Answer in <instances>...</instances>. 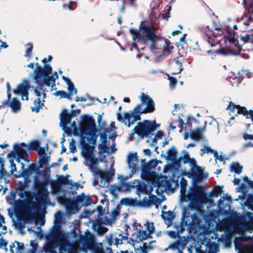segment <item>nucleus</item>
<instances>
[{
  "instance_id": "20e7f679",
  "label": "nucleus",
  "mask_w": 253,
  "mask_h": 253,
  "mask_svg": "<svg viewBox=\"0 0 253 253\" xmlns=\"http://www.w3.org/2000/svg\"><path fill=\"white\" fill-rule=\"evenodd\" d=\"M208 197L202 186L194 185L191 187L184 201H190L188 206L191 209H197L201 205L208 202Z\"/></svg>"
},
{
  "instance_id": "c756f323",
  "label": "nucleus",
  "mask_w": 253,
  "mask_h": 253,
  "mask_svg": "<svg viewBox=\"0 0 253 253\" xmlns=\"http://www.w3.org/2000/svg\"><path fill=\"white\" fill-rule=\"evenodd\" d=\"M138 203L136 199H133L130 198H123L120 201V205L126 206L136 207Z\"/></svg>"
},
{
  "instance_id": "a18cd8bd",
  "label": "nucleus",
  "mask_w": 253,
  "mask_h": 253,
  "mask_svg": "<svg viewBox=\"0 0 253 253\" xmlns=\"http://www.w3.org/2000/svg\"><path fill=\"white\" fill-rule=\"evenodd\" d=\"M137 207L149 206L151 205V201L146 197L143 198L142 201L137 200Z\"/></svg>"
},
{
  "instance_id": "58836bf2",
  "label": "nucleus",
  "mask_w": 253,
  "mask_h": 253,
  "mask_svg": "<svg viewBox=\"0 0 253 253\" xmlns=\"http://www.w3.org/2000/svg\"><path fill=\"white\" fill-rule=\"evenodd\" d=\"M243 167L238 163H233L230 167V170L234 171L237 174H240L242 172Z\"/></svg>"
},
{
  "instance_id": "a878e982",
  "label": "nucleus",
  "mask_w": 253,
  "mask_h": 253,
  "mask_svg": "<svg viewBox=\"0 0 253 253\" xmlns=\"http://www.w3.org/2000/svg\"><path fill=\"white\" fill-rule=\"evenodd\" d=\"M35 65L37 68L34 70V80H35V83H38V82H41L42 80L43 76V68H42L38 63H36Z\"/></svg>"
},
{
  "instance_id": "9b49d317",
  "label": "nucleus",
  "mask_w": 253,
  "mask_h": 253,
  "mask_svg": "<svg viewBox=\"0 0 253 253\" xmlns=\"http://www.w3.org/2000/svg\"><path fill=\"white\" fill-rule=\"evenodd\" d=\"M141 162V177L146 180H149L152 178L153 172H151V169L154 168L152 165L155 163L154 160H152L146 163L145 159H142Z\"/></svg>"
},
{
  "instance_id": "e433bc0d",
  "label": "nucleus",
  "mask_w": 253,
  "mask_h": 253,
  "mask_svg": "<svg viewBox=\"0 0 253 253\" xmlns=\"http://www.w3.org/2000/svg\"><path fill=\"white\" fill-rule=\"evenodd\" d=\"M42 78H43V82L44 85L47 86H49L51 84L55 85V78H54V75H48Z\"/></svg>"
},
{
  "instance_id": "e2e57ef3",
  "label": "nucleus",
  "mask_w": 253,
  "mask_h": 253,
  "mask_svg": "<svg viewBox=\"0 0 253 253\" xmlns=\"http://www.w3.org/2000/svg\"><path fill=\"white\" fill-rule=\"evenodd\" d=\"M213 149H211L210 147L208 146H205V149H201V155L202 156H203V155L205 153H211Z\"/></svg>"
},
{
  "instance_id": "052dcab7",
  "label": "nucleus",
  "mask_w": 253,
  "mask_h": 253,
  "mask_svg": "<svg viewBox=\"0 0 253 253\" xmlns=\"http://www.w3.org/2000/svg\"><path fill=\"white\" fill-rule=\"evenodd\" d=\"M101 143L100 144H107V135L106 132L100 134Z\"/></svg>"
},
{
  "instance_id": "69168bd1",
  "label": "nucleus",
  "mask_w": 253,
  "mask_h": 253,
  "mask_svg": "<svg viewBox=\"0 0 253 253\" xmlns=\"http://www.w3.org/2000/svg\"><path fill=\"white\" fill-rule=\"evenodd\" d=\"M32 208L33 209L37 210L39 211L40 210L41 207V205L39 202H32Z\"/></svg>"
},
{
  "instance_id": "ea45409f",
  "label": "nucleus",
  "mask_w": 253,
  "mask_h": 253,
  "mask_svg": "<svg viewBox=\"0 0 253 253\" xmlns=\"http://www.w3.org/2000/svg\"><path fill=\"white\" fill-rule=\"evenodd\" d=\"M87 161H89L90 164L89 165V169L92 171L95 170V168H97L98 159L95 158L93 155L89 156L88 159H85Z\"/></svg>"
},
{
  "instance_id": "4be33fe9",
  "label": "nucleus",
  "mask_w": 253,
  "mask_h": 253,
  "mask_svg": "<svg viewBox=\"0 0 253 253\" xmlns=\"http://www.w3.org/2000/svg\"><path fill=\"white\" fill-rule=\"evenodd\" d=\"M93 172L95 175L99 176L101 178L108 182L112 179L114 175V173H111L110 171H103L99 170L98 168H95V170L93 171Z\"/></svg>"
},
{
  "instance_id": "8fccbe9b",
  "label": "nucleus",
  "mask_w": 253,
  "mask_h": 253,
  "mask_svg": "<svg viewBox=\"0 0 253 253\" xmlns=\"http://www.w3.org/2000/svg\"><path fill=\"white\" fill-rule=\"evenodd\" d=\"M43 76H47L49 74H51L52 71V68L50 65L48 64H45L43 69Z\"/></svg>"
},
{
  "instance_id": "c03bdc74",
  "label": "nucleus",
  "mask_w": 253,
  "mask_h": 253,
  "mask_svg": "<svg viewBox=\"0 0 253 253\" xmlns=\"http://www.w3.org/2000/svg\"><path fill=\"white\" fill-rule=\"evenodd\" d=\"M54 95L56 96H60L61 98H67L68 99H71V97L70 94L67 93L64 90L57 91L54 93Z\"/></svg>"
},
{
  "instance_id": "3c124183",
  "label": "nucleus",
  "mask_w": 253,
  "mask_h": 253,
  "mask_svg": "<svg viewBox=\"0 0 253 253\" xmlns=\"http://www.w3.org/2000/svg\"><path fill=\"white\" fill-rule=\"evenodd\" d=\"M67 85H68V89L69 91V94H70V95L71 94H76L77 93V90L75 87L74 85L73 84V83L71 82L70 83H69V84H68Z\"/></svg>"
},
{
  "instance_id": "f257e3e1",
  "label": "nucleus",
  "mask_w": 253,
  "mask_h": 253,
  "mask_svg": "<svg viewBox=\"0 0 253 253\" xmlns=\"http://www.w3.org/2000/svg\"><path fill=\"white\" fill-rule=\"evenodd\" d=\"M81 132L80 144L82 149V155L85 159H88L89 156L93 155L96 142L97 129L94 119L92 116L84 115L82 118L80 124Z\"/></svg>"
},
{
  "instance_id": "1a4fd4ad",
  "label": "nucleus",
  "mask_w": 253,
  "mask_h": 253,
  "mask_svg": "<svg viewBox=\"0 0 253 253\" xmlns=\"http://www.w3.org/2000/svg\"><path fill=\"white\" fill-rule=\"evenodd\" d=\"M53 249L59 247V253H78L73 244L67 238H63L53 246Z\"/></svg>"
},
{
  "instance_id": "9d476101",
  "label": "nucleus",
  "mask_w": 253,
  "mask_h": 253,
  "mask_svg": "<svg viewBox=\"0 0 253 253\" xmlns=\"http://www.w3.org/2000/svg\"><path fill=\"white\" fill-rule=\"evenodd\" d=\"M144 23V22H141L140 30L142 34L141 41L146 43L149 40L157 39L158 37L152 27L149 26H146Z\"/></svg>"
},
{
  "instance_id": "79ce46f5",
  "label": "nucleus",
  "mask_w": 253,
  "mask_h": 253,
  "mask_svg": "<svg viewBox=\"0 0 253 253\" xmlns=\"http://www.w3.org/2000/svg\"><path fill=\"white\" fill-rule=\"evenodd\" d=\"M129 32L132 36V39L133 41H135L136 40L141 41V32L140 33L137 30H135L132 28L129 30Z\"/></svg>"
},
{
  "instance_id": "39448f33",
  "label": "nucleus",
  "mask_w": 253,
  "mask_h": 253,
  "mask_svg": "<svg viewBox=\"0 0 253 253\" xmlns=\"http://www.w3.org/2000/svg\"><path fill=\"white\" fill-rule=\"evenodd\" d=\"M160 126L155 121L144 120L139 122L131 130V135L136 134L140 139L145 137L150 138L153 135L154 131Z\"/></svg>"
},
{
  "instance_id": "4468645a",
  "label": "nucleus",
  "mask_w": 253,
  "mask_h": 253,
  "mask_svg": "<svg viewBox=\"0 0 253 253\" xmlns=\"http://www.w3.org/2000/svg\"><path fill=\"white\" fill-rule=\"evenodd\" d=\"M188 212L187 210H185L183 213V218H188V220H190L189 218L191 217L192 218V222L189 221L188 222L187 221H186L184 223V225H183V220L182 221L181 224L179 225L176 226V231L178 232V234L181 233L183 231L185 230V226H187L191 224L192 222H195V220H198L197 215L196 213H193L191 216H190V213L188 210Z\"/></svg>"
},
{
  "instance_id": "6e6552de",
  "label": "nucleus",
  "mask_w": 253,
  "mask_h": 253,
  "mask_svg": "<svg viewBox=\"0 0 253 253\" xmlns=\"http://www.w3.org/2000/svg\"><path fill=\"white\" fill-rule=\"evenodd\" d=\"M63 238L61 231L60 225H55L50 235L47 238L48 244L44 249L45 251L52 252L53 251V246L60 242Z\"/></svg>"
},
{
  "instance_id": "f03ea898",
  "label": "nucleus",
  "mask_w": 253,
  "mask_h": 253,
  "mask_svg": "<svg viewBox=\"0 0 253 253\" xmlns=\"http://www.w3.org/2000/svg\"><path fill=\"white\" fill-rule=\"evenodd\" d=\"M139 98L141 103L137 104L129 113H125L124 118L121 113L117 114V120L125 123L126 125L127 123L128 127H130L135 122L140 121L141 119V115L151 113L155 110L154 101L149 95L142 92Z\"/></svg>"
},
{
  "instance_id": "13d9d810",
  "label": "nucleus",
  "mask_w": 253,
  "mask_h": 253,
  "mask_svg": "<svg viewBox=\"0 0 253 253\" xmlns=\"http://www.w3.org/2000/svg\"><path fill=\"white\" fill-rule=\"evenodd\" d=\"M168 79L169 81V85L171 87H174L177 83L176 79L174 77L170 76L169 75H167Z\"/></svg>"
},
{
  "instance_id": "cd10ccee",
  "label": "nucleus",
  "mask_w": 253,
  "mask_h": 253,
  "mask_svg": "<svg viewBox=\"0 0 253 253\" xmlns=\"http://www.w3.org/2000/svg\"><path fill=\"white\" fill-rule=\"evenodd\" d=\"M207 52L209 54H220L223 55H232L231 51L230 48L228 47L226 48H222L220 47V49L216 50H212L211 49H210L208 50Z\"/></svg>"
},
{
  "instance_id": "2f4dec72",
  "label": "nucleus",
  "mask_w": 253,
  "mask_h": 253,
  "mask_svg": "<svg viewBox=\"0 0 253 253\" xmlns=\"http://www.w3.org/2000/svg\"><path fill=\"white\" fill-rule=\"evenodd\" d=\"M243 4L247 14L253 15V0H243Z\"/></svg>"
},
{
  "instance_id": "f704fd0d",
  "label": "nucleus",
  "mask_w": 253,
  "mask_h": 253,
  "mask_svg": "<svg viewBox=\"0 0 253 253\" xmlns=\"http://www.w3.org/2000/svg\"><path fill=\"white\" fill-rule=\"evenodd\" d=\"M177 156V150L175 147L172 146L168 151L166 159L169 161H173Z\"/></svg>"
},
{
  "instance_id": "680f3d73",
  "label": "nucleus",
  "mask_w": 253,
  "mask_h": 253,
  "mask_svg": "<svg viewBox=\"0 0 253 253\" xmlns=\"http://www.w3.org/2000/svg\"><path fill=\"white\" fill-rule=\"evenodd\" d=\"M149 198H150L149 200L151 201V205L152 204H153L154 205H157L156 203L159 200L158 198H157L156 196L153 195V194H150L149 195ZM158 207L157 205H156V207Z\"/></svg>"
},
{
  "instance_id": "393cba45",
  "label": "nucleus",
  "mask_w": 253,
  "mask_h": 253,
  "mask_svg": "<svg viewBox=\"0 0 253 253\" xmlns=\"http://www.w3.org/2000/svg\"><path fill=\"white\" fill-rule=\"evenodd\" d=\"M175 216V213L171 211H163L162 217V218L165 220L168 221V223L169 224V226L172 223V220L174 219Z\"/></svg>"
},
{
  "instance_id": "a19ab883",
  "label": "nucleus",
  "mask_w": 253,
  "mask_h": 253,
  "mask_svg": "<svg viewBox=\"0 0 253 253\" xmlns=\"http://www.w3.org/2000/svg\"><path fill=\"white\" fill-rule=\"evenodd\" d=\"M50 167H48L45 169L44 170L41 171L39 173H38V174H37L39 175H42L44 178V181L45 182L48 183L50 177Z\"/></svg>"
},
{
  "instance_id": "2eb2a0df",
  "label": "nucleus",
  "mask_w": 253,
  "mask_h": 253,
  "mask_svg": "<svg viewBox=\"0 0 253 253\" xmlns=\"http://www.w3.org/2000/svg\"><path fill=\"white\" fill-rule=\"evenodd\" d=\"M21 169L19 171V174L18 175H15L16 177H22L24 178H28L32 173L35 172L37 173V164L35 163H32L28 166V168L25 169V165L23 163H21Z\"/></svg>"
},
{
  "instance_id": "864d4df0",
  "label": "nucleus",
  "mask_w": 253,
  "mask_h": 253,
  "mask_svg": "<svg viewBox=\"0 0 253 253\" xmlns=\"http://www.w3.org/2000/svg\"><path fill=\"white\" fill-rule=\"evenodd\" d=\"M27 45L29 46L26 52V54L25 55V56H27L29 58H31L32 57V52L33 50V43L32 42H28Z\"/></svg>"
},
{
  "instance_id": "0e129e2a",
  "label": "nucleus",
  "mask_w": 253,
  "mask_h": 253,
  "mask_svg": "<svg viewBox=\"0 0 253 253\" xmlns=\"http://www.w3.org/2000/svg\"><path fill=\"white\" fill-rule=\"evenodd\" d=\"M181 158L179 157L178 159H176V158L174 160L171 161L173 162L174 166H175L176 168H179L181 166Z\"/></svg>"
},
{
  "instance_id": "6e6d98bb",
  "label": "nucleus",
  "mask_w": 253,
  "mask_h": 253,
  "mask_svg": "<svg viewBox=\"0 0 253 253\" xmlns=\"http://www.w3.org/2000/svg\"><path fill=\"white\" fill-rule=\"evenodd\" d=\"M70 152L72 153H74L77 151V148L75 144V140L72 139L69 143Z\"/></svg>"
},
{
  "instance_id": "412c9836",
  "label": "nucleus",
  "mask_w": 253,
  "mask_h": 253,
  "mask_svg": "<svg viewBox=\"0 0 253 253\" xmlns=\"http://www.w3.org/2000/svg\"><path fill=\"white\" fill-rule=\"evenodd\" d=\"M69 175H67L66 176L63 175H59L57 180H51L50 183L51 187L54 188H58L61 185H65L69 183V180L68 177Z\"/></svg>"
},
{
  "instance_id": "338daca9",
  "label": "nucleus",
  "mask_w": 253,
  "mask_h": 253,
  "mask_svg": "<svg viewBox=\"0 0 253 253\" xmlns=\"http://www.w3.org/2000/svg\"><path fill=\"white\" fill-rule=\"evenodd\" d=\"M169 235L172 238H176V237L180 238L178 234L177 231H170L169 232Z\"/></svg>"
},
{
  "instance_id": "0eeeda50",
  "label": "nucleus",
  "mask_w": 253,
  "mask_h": 253,
  "mask_svg": "<svg viewBox=\"0 0 253 253\" xmlns=\"http://www.w3.org/2000/svg\"><path fill=\"white\" fill-rule=\"evenodd\" d=\"M188 163L191 166L190 171L184 172L183 175L192 177L194 182H200L208 178V174L204 173L201 168L196 164L195 159L191 158Z\"/></svg>"
},
{
  "instance_id": "de8ad7c7",
  "label": "nucleus",
  "mask_w": 253,
  "mask_h": 253,
  "mask_svg": "<svg viewBox=\"0 0 253 253\" xmlns=\"http://www.w3.org/2000/svg\"><path fill=\"white\" fill-rule=\"evenodd\" d=\"M15 243L17 244V247L16 248V253H24L25 247L24 243L17 241H15Z\"/></svg>"
},
{
  "instance_id": "bf43d9fd",
  "label": "nucleus",
  "mask_w": 253,
  "mask_h": 253,
  "mask_svg": "<svg viewBox=\"0 0 253 253\" xmlns=\"http://www.w3.org/2000/svg\"><path fill=\"white\" fill-rule=\"evenodd\" d=\"M62 220V214L60 212H58L55 214V225H60Z\"/></svg>"
},
{
  "instance_id": "4c0bfd02",
  "label": "nucleus",
  "mask_w": 253,
  "mask_h": 253,
  "mask_svg": "<svg viewBox=\"0 0 253 253\" xmlns=\"http://www.w3.org/2000/svg\"><path fill=\"white\" fill-rule=\"evenodd\" d=\"M34 103L35 106L31 107L32 111L33 112L39 113L40 109L44 105L43 103H42L41 99L40 98H38L37 99L34 100Z\"/></svg>"
},
{
  "instance_id": "7c9ffc66",
  "label": "nucleus",
  "mask_w": 253,
  "mask_h": 253,
  "mask_svg": "<svg viewBox=\"0 0 253 253\" xmlns=\"http://www.w3.org/2000/svg\"><path fill=\"white\" fill-rule=\"evenodd\" d=\"M61 123L65 126L69 124L71 122V117L70 114L67 112L66 109H64L60 115Z\"/></svg>"
},
{
  "instance_id": "f3484780",
  "label": "nucleus",
  "mask_w": 253,
  "mask_h": 253,
  "mask_svg": "<svg viewBox=\"0 0 253 253\" xmlns=\"http://www.w3.org/2000/svg\"><path fill=\"white\" fill-rule=\"evenodd\" d=\"M227 109L230 110L232 112H235V110L236 109L237 114L243 115L247 118H249L250 113V110L248 111L245 107L240 106L239 105H236L232 102H229Z\"/></svg>"
},
{
  "instance_id": "ddd939ff",
  "label": "nucleus",
  "mask_w": 253,
  "mask_h": 253,
  "mask_svg": "<svg viewBox=\"0 0 253 253\" xmlns=\"http://www.w3.org/2000/svg\"><path fill=\"white\" fill-rule=\"evenodd\" d=\"M126 232L124 235H123L122 232H116L114 235L111 234L109 236L108 243L109 245H111L114 240V244L117 245L122 244L123 240H126L128 239V234L127 233V229L126 228Z\"/></svg>"
},
{
  "instance_id": "603ef678",
  "label": "nucleus",
  "mask_w": 253,
  "mask_h": 253,
  "mask_svg": "<svg viewBox=\"0 0 253 253\" xmlns=\"http://www.w3.org/2000/svg\"><path fill=\"white\" fill-rule=\"evenodd\" d=\"M183 156L180 157L183 161V164H185L189 161L191 158L190 157L188 152L185 150L183 151Z\"/></svg>"
},
{
  "instance_id": "aec40b11",
  "label": "nucleus",
  "mask_w": 253,
  "mask_h": 253,
  "mask_svg": "<svg viewBox=\"0 0 253 253\" xmlns=\"http://www.w3.org/2000/svg\"><path fill=\"white\" fill-rule=\"evenodd\" d=\"M76 202L78 204H81L86 207L91 205L92 202V199L89 196H86L84 193L78 195L76 199Z\"/></svg>"
},
{
  "instance_id": "774afa93",
  "label": "nucleus",
  "mask_w": 253,
  "mask_h": 253,
  "mask_svg": "<svg viewBox=\"0 0 253 253\" xmlns=\"http://www.w3.org/2000/svg\"><path fill=\"white\" fill-rule=\"evenodd\" d=\"M243 138L246 141L248 140H253V134H250L247 133H245L243 134Z\"/></svg>"
},
{
  "instance_id": "a211bd4d",
  "label": "nucleus",
  "mask_w": 253,
  "mask_h": 253,
  "mask_svg": "<svg viewBox=\"0 0 253 253\" xmlns=\"http://www.w3.org/2000/svg\"><path fill=\"white\" fill-rule=\"evenodd\" d=\"M138 162L137 153H129L127 158V164L128 167L131 169V173L133 174L137 171V163Z\"/></svg>"
},
{
  "instance_id": "49530a36",
  "label": "nucleus",
  "mask_w": 253,
  "mask_h": 253,
  "mask_svg": "<svg viewBox=\"0 0 253 253\" xmlns=\"http://www.w3.org/2000/svg\"><path fill=\"white\" fill-rule=\"evenodd\" d=\"M222 187L219 186H215L211 192V195L215 197H217L222 191Z\"/></svg>"
},
{
  "instance_id": "423d86ee",
  "label": "nucleus",
  "mask_w": 253,
  "mask_h": 253,
  "mask_svg": "<svg viewBox=\"0 0 253 253\" xmlns=\"http://www.w3.org/2000/svg\"><path fill=\"white\" fill-rule=\"evenodd\" d=\"M40 142L37 140L31 141L30 142L28 146L24 142H22L20 144H15L13 146V149L18 157L16 160L17 162L20 163V160L19 158L29 161L28 159L29 158V156L26 150L23 147L27 148V151H37L40 148Z\"/></svg>"
},
{
  "instance_id": "4d7b16f0",
  "label": "nucleus",
  "mask_w": 253,
  "mask_h": 253,
  "mask_svg": "<svg viewBox=\"0 0 253 253\" xmlns=\"http://www.w3.org/2000/svg\"><path fill=\"white\" fill-rule=\"evenodd\" d=\"M49 157L46 156V155L43 156L39 160V163L41 164H43L44 165H47L48 164Z\"/></svg>"
},
{
  "instance_id": "bb28decb",
  "label": "nucleus",
  "mask_w": 253,
  "mask_h": 253,
  "mask_svg": "<svg viewBox=\"0 0 253 253\" xmlns=\"http://www.w3.org/2000/svg\"><path fill=\"white\" fill-rule=\"evenodd\" d=\"M243 43L240 44L239 41H237V43H233L229 45L228 47L231 50L232 55H238L240 54L241 51L242 50V46Z\"/></svg>"
},
{
  "instance_id": "473e14b6",
  "label": "nucleus",
  "mask_w": 253,
  "mask_h": 253,
  "mask_svg": "<svg viewBox=\"0 0 253 253\" xmlns=\"http://www.w3.org/2000/svg\"><path fill=\"white\" fill-rule=\"evenodd\" d=\"M47 182H45L44 181H41L38 179V177H35L34 180V186L35 188L38 191L44 190L46 189V184H47Z\"/></svg>"
},
{
  "instance_id": "c9c22d12",
  "label": "nucleus",
  "mask_w": 253,
  "mask_h": 253,
  "mask_svg": "<svg viewBox=\"0 0 253 253\" xmlns=\"http://www.w3.org/2000/svg\"><path fill=\"white\" fill-rule=\"evenodd\" d=\"M252 33L246 34L245 36H240V38L243 44L250 43L253 45V29L252 30Z\"/></svg>"
},
{
  "instance_id": "5701e85b",
  "label": "nucleus",
  "mask_w": 253,
  "mask_h": 253,
  "mask_svg": "<svg viewBox=\"0 0 253 253\" xmlns=\"http://www.w3.org/2000/svg\"><path fill=\"white\" fill-rule=\"evenodd\" d=\"M204 129L205 128L198 127L195 130H191L190 135V137L191 139L196 141H199L203 139V132L204 131Z\"/></svg>"
},
{
  "instance_id": "f8f14e48",
  "label": "nucleus",
  "mask_w": 253,
  "mask_h": 253,
  "mask_svg": "<svg viewBox=\"0 0 253 253\" xmlns=\"http://www.w3.org/2000/svg\"><path fill=\"white\" fill-rule=\"evenodd\" d=\"M31 86L29 81L25 79L23 81L22 83L17 86L16 89L13 90V92L16 94H21L22 95V99L24 100V96H26V100L29 99L28 97V90L30 88Z\"/></svg>"
},
{
  "instance_id": "c85d7f7f",
  "label": "nucleus",
  "mask_w": 253,
  "mask_h": 253,
  "mask_svg": "<svg viewBox=\"0 0 253 253\" xmlns=\"http://www.w3.org/2000/svg\"><path fill=\"white\" fill-rule=\"evenodd\" d=\"M147 238H151V237L146 231L139 230L135 237V241L139 243L145 240Z\"/></svg>"
},
{
  "instance_id": "37998d69",
  "label": "nucleus",
  "mask_w": 253,
  "mask_h": 253,
  "mask_svg": "<svg viewBox=\"0 0 253 253\" xmlns=\"http://www.w3.org/2000/svg\"><path fill=\"white\" fill-rule=\"evenodd\" d=\"M96 223L98 225L97 232L99 234H103L108 231V229L107 227L101 225V221L100 219H98Z\"/></svg>"
},
{
  "instance_id": "09e8293b",
  "label": "nucleus",
  "mask_w": 253,
  "mask_h": 253,
  "mask_svg": "<svg viewBox=\"0 0 253 253\" xmlns=\"http://www.w3.org/2000/svg\"><path fill=\"white\" fill-rule=\"evenodd\" d=\"M99 149V154L102 155L105 153L108 152L109 150L107 144H99L98 146Z\"/></svg>"
},
{
  "instance_id": "dca6fc26",
  "label": "nucleus",
  "mask_w": 253,
  "mask_h": 253,
  "mask_svg": "<svg viewBox=\"0 0 253 253\" xmlns=\"http://www.w3.org/2000/svg\"><path fill=\"white\" fill-rule=\"evenodd\" d=\"M209 30L210 32V33H206L204 34L203 37L208 42V43L211 45V47L215 46L216 44H218L219 41L213 39L211 36H213L214 38L221 36L223 33V31H221V32H217L216 33L214 32L213 30L210 29L209 27L208 26Z\"/></svg>"
},
{
  "instance_id": "6ab92c4d",
  "label": "nucleus",
  "mask_w": 253,
  "mask_h": 253,
  "mask_svg": "<svg viewBox=\"0 0 253 253\" xmlns=\"http://www.w3.org/2000/svg\"><path fill=\"white\" fill-rule=\"evenodd\" d=\"M2 106H7L11 108L13 112H18L21 108V103L16 97H14L11 102L3 101L1 102Z\"/></svg>"
},
{
  "instance_id": "b1692460",
  "label": "nucleus",
  "mask_w": 253,
  "mask_h": 253,
  "mask_svg": "<svg viewBox=\"0 0 253 253\" xmlns=\"http://www.w3.org/2000/svg\"><path fill=\"white\" fill-rule=\"evenodd\" d=\"M180 193L181 199L182 201H184V199H185L187 196V194H186V187L187 185V181L184 177H182L180 179Z\"/></svg>"
},
{
  "instance_id": "5fc2aeb1",
  "label": "nucleus",
  "mask_w": 253,
  "mask_h": 253,
  "mask_svg": "<svg viewBox=\"0 0 253 253\" xmlns=\"http://www.w3.org/2000/svg\"><path fill=\"white\" fill-rule=\"evenodd\" d=\"M146 229L148 231V233L150 235L152 234L155 230V227L154 226V223L151 222H147L146 225Z\"/></svg>"
},
{
  "instance_id": "7ed1b4c3",
  "label": "nucleus",
  "mask_w": 253,
  "mask_h": 253,
  "mask_svg": "<svg viewBox=\"0 0 253 253\" xmlns=\"http://www.w3.org/2000/svg\"><path fill=\"white\" fill-rule=\"evenodd\" d=\"M79 242L81 244V250L85 253L90 250L93 253H114L111 248L107 247L104 249L102 243H96L95 237L90 232L84 235H81Z\"/></svg>"
},
{
  "instance_id": "72a5a7b5",
  "label": "nucleus",
  "mask_w": 253,
  "mask_h": 253,
  "mask_svg": "<svg viewBox=\"0 0 253 253\" xmlns=\"http://www.w3.org/2000/svg\"><path fill=\"white\" fill-rule=\"evenodd\" d=\"M185 246V243L184 241H181L179 239L176 241L174 243L171 244L169 246V248L172 249L174 250H178L180 251V250L184 249Z\"/></svg>"
}]
</instances>
